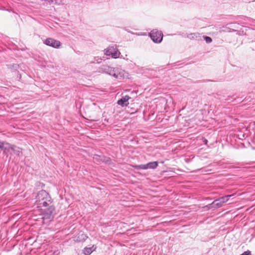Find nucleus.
<instances>
[{"label": "nucleus", "mask_w": 255, "mask_h": 255, "mask_svg": "<svg viewBox=\"0 0 255 255\" xmlns=\"http://www.w3.org/2000/svg\"><path fill=\"white\" fill-rule=\"evenodd\" d=\"M104 51V53L106 55L111 56L114 59L119 57L121 54L120 52L119 51L116 46H109L107 49H105Z\"/></svg>", "instance_id": "3"}, {"label": "nucleus", "mask_w": 255, "mask_h": 255, "mask_svg": "<svg viewBox=\"0 0 255 255\" xmlns=\"http://www.w3.org/2000/svg\"><path fill=\"white\" fill-rule=\"evenodd\" d=\"M204 39L208 43H211L212 41V38L209 36H205Z\"/></svg>", "instance_id": "16"}, {"label": "nucleus", "mask_w": 255, "mask_h": 255, "mask_svg": "<svg viewBox=\"0 0 255 255\" xmlns=\"http://www.w3.org/2000/svg\"><path fill=\"white\" fill-rule=\"evenodd\" d=\"M93 159L95 162H102V155L95 154L93 156Z\"/></svg>", "instance_id": "14"}, {"label": "nucleus", "mask_w": 255, "mask_h": 255, "mask_svg": "<svg viewBox=\"0 0 255 255\" xmlns=\"http://www.w3.org/2000/svg\"><path fill=\"white\" fill-rule=\"evenodd\" d=\"M205 143L206 144L207 142V140L206 139H205Z\"/></svg>", "instance_id": "22"}, {"label": "nucleus", "mask_w": 255, "mask_h": 255, "mask_svg": "<svg viewBox=\"0 0 255 255\" xmlns=\"http://www.w3.org/2000/svg\"><path fill=\"white\" fill-rule=\"evenodd\" d=\"M97 72L109 74L117 79H121L124 77V71L120 68H113L107 65H103L99 67Z\"/></svg>", "instance_id": "2"}, {"label": "nucleus", "mask_w": 255, "mask_h": 255, "mask_svg": "<svg viewBox=\"0 0 255 255\" xmlns=\"http://www.w3.org/2000/svg\"><path fill=\"white\" fill-rule=\"evenodd\" d=\"M96 248L93 246L91 247H85L83 250V253L85 255H91L95 250Z\"/></svg>", "instance_id": "10"}, {"label": "nucleus", "mask_w": 255, "mask_h": 255, "mask_svg": "<svg viewBox=\"0 0 255 255\" xmlns=\"http://www.w3.org/2000/svg\"><path fill=\"white\" fill-rule=\"evenodd\" d=\"M43 42L46 45L56 49L60 48L61 46V43L60 41L52 38H47L43 40Z\"/></svg>", "instance_id": "6"}, {"label": "nucleus", "mask_w": 255, "mask_h": 255, "mask_svg": "<svg viewBox=\"0 0 255 255\" xmlns=\"http://www.w3.org/2000/svg\"><path fill=\"white\" fill-rule=\"evenodd\" d=\"M3 38L4 39V40H3L4 41H3L2 40H1L2 42H6L9 45L11 44V43H12V42L10 40V39H9V38L8 37H3Z\"/></svg>", "instance_id": "15"}, {"label": "nucleus", "mask_w": 255, "mask_h": 255, "mask_svg": "<svg viewBox=\"0 0 255 255\" xmlns=\"http://www.w3.org/2000/svg\"><path fill=\"white\" fill-rule=\"evenodd\" d=\"M130 98L128 95L123 96L118 101L117 104L122 107L127 106L129 104L128 100Z\"/></svg>", "instance_id": "8"}, {"label": "nucleus", "mask_w": 255, "mask_h": 255, "mask_svg": "<svg viewBox=\"0 0 255 255\" xmlns=\"http://www.w3.org/2000/svg\"><path fill=\"white\" fill-rule=\"evenodd\" d=\"M13 144H11L6 141L0 140V146L2 147L1 148H0V149L3 150V152H9L10 150H11L10 147Z\"/></svg>", "instance_id": "9"}, {"label": "nucleus", "mask_w": 255, "mask_h": 255, "mask_svg": "<svg viewBox=\"0 0 255 255\" xmlns=\"http://www.w3.org/2000/svg\"><path fill=\"white\" fill-rule=\"evenodd\" d=\"M6 66L7 67L8 69H10L11 72H14L17 71L19 67L18 64H6Z\"/></svg>", "instance_id": "12"}, {"label": "nucleus", "mask_w": 255, "mask_h": 255, "mask_svg": "<svg viewBox=\"0 0 255 255\" xmlns=\"http://www.w3.org/2000/svg\"><path fill=\"white\" fill-rule=\"evenodd\" d=\"M149 36L153 42L159 43L162 40L163 34L161 31L153 29L149 33Z\"/></svg>", "instance_id": "4"}, {"label": "nucleus", "mask_w": 255, "mask_h": 255, "mask_svg": "<svg viewBox=\"0 0 255 255\" xmlns=\"http://www.w3.org/2000/svg\"><path fill=\"white\" fill-rule=\"evenodd\" d=\"M50 1L52 3H55L56 4L59 3L57 1V0H50Z\"/></svg>", "instance_id": "20"}, {"label": "nucleus", "mask_w": 255, "mask_h": 255, "mask_svg": "<svg viewBox=\"0 0 255 255\" xmlns=\"http://www.w3.org/2000/svg\"><path fill=\"white\" fill-rule=\"evenodd\" d=\"M21 74H19V73H18V72H17V76L16 79H17V80L20 81V79H21Z\"/></svg>", "instance_id": "18"}, {"label": "nucleus", "mask_w": 255, "mask_h": 255, "mask_svg": "<svg viewBox=\"0 0 255 255\" xmlns=\"http://www.w3.org/2000/svg\"><path fill=\"white\" fill-rule=\"evenodd\" d=\"M232 195H227L226 196L222 197L217 200L214 201L211 205L216 208L221 207L226 202L229 200V198L231 197Z\"/></svg>", "instance_id": "7"}, {"label": "nucleus", "mask_w": 255, "mask_h": 255, "mask_svg": "<svg viewBox=\"0 0 255 255\" xmlns=\"http://www.w3.org/2000/svg\"><path fill=\"white\" fill-rule=\"evenodd\" d=\"M158 165L157 161L149 162L145 164L134 165L132 167L136 170H145L147 169H155Z\"/></svg>", "instance_id": "5"}, {"label": "nucleus", "mask_w": 255, "mask_h": 255, "mask_svg": "<svg viewBox=\"0 0 255 255\" xmlns=\"http://www.w3.org/2000/svg\"><path fill=\"white\" fill-rule=\"evenodd\" d=\"M81 236L82 237V240H84V241H85L88 238V237L86 235H85L84 234H82L81 235Z\"/></svg>", "instance_id": "19"}, {"label": "nucleus", "mask_w": 255, "mask_h": 255, "mask_svg": "<svg viewBox=\"0 0 255 255\" xmlns=\"http://www.w3.org/2000/svg\"><path fill=\"white\" fill-rule=\"evenodd\" d=\"M241 255H251V252L249 251H245Z\"/></svg>", "instance_id": "17"}, {"label": "nucleus", "mask_w": 255, "mask_h": 255, "mask_svg": "<svg viewBox=\"0 0 255 255\" xmlns=\"http://www.w3.org/2000/svg\"><path fill=\"white\" fill-rule=\"evenodd\" d=\"M36 203L40 208L44 220H52L55 214V208L49 193L45 190L38 192L36 197Z\"/></svg>", "instance_id": "1"}, {"label": "nucleus", "mask_w": 255, "mask_h": 255, "mask_svg": "<svg viewBox=\"0 0 255 255\" xmlns=\"http://www.w3.org/2000/svg\"><path fill=\"white\" fill-rule=\"evenodd\" d=\"M2 147L0 146V148H1Z\"/></svg>", "instance_id": "24"}, {"label": "nucleus", "mask_w": 255, "mask_h": 255, "mask_svg": "<svg viewBox=\"0 0 255 255\" xmlns=\"http://www.w3.org/2000/svg\"><path fill=\"white\" fill-rule=\"evenodd\" d=\"M102 162L108 164H111L112 160L110 157L102 155Z\"/></svg>", "instance_id": "13"}, {"label": "nucleus", "mask_w": 255, "mask_h": 255, "mask_svg": "<svg viewBox=\"0 0 255 255\" xmlns=\"http://www.w3.org/2000/svg\"><path fill=\"white\" fill-rule=\"evenodd\" d=\"M105 121L107 122V123H109V120H107L106 119H105Z\"/></svg>", "instance_id": "21"}, {"label": "nucleus", "mask_w": 255, "mask_h": 255, "mask_svg": "<svg viewBox=\"0 0 255 255\" xmlns=\"http://www.w3.org/2000/svg\"><path fill=\"white\" fill-rule=\"evenodd\" d=\"M191 34H189V35H187V37H189V35H190Z\"/></svg>", "instance_id": "23"}, {"label": "nucleus", "mask_w": 255, "mask_h": 255, "mask_svg": "<svg viewBox=\"0 0 255 255\" xmlns=\"http://www.w3.org/2000/svg\"><path fill=\"white\" fill-rule=\"evenodd\" d=\"M10 148L11 150L13 151V153L17 156H19L20 154L22 153V149L15 145L13 144L10 146Z\"/></svg>", "instance_id": "11"}]
</instances>
